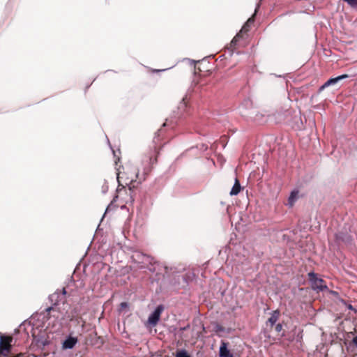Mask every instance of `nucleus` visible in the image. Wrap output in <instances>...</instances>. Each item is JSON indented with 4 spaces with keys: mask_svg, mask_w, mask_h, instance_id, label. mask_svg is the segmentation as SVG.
I'll return each instance as SVG.
<instances>
[{
    "mask_svg": "<svg viewBox=\"0 0 357 357\" xmlns=\"http://www.w3.org/2000/svg\"><path fill=\"white\" fill-rule=\"evenodd\" d=\"M123 169H126V172H117L116 178L119 184L123 185L121 183H123L125 185H128L137 179L139 172L137 168L130 164L126 165Z\"/></svg>",
    "mask_w": 357,
    "mask_h": 357,
    "instance_id": "obj_1",
    "label": "nucleus"
},
{
    "mask_svg": "<svg viewBox=\"0 0 357 357\" xmlns=\"http://www.w3.org/2000/svg\"><path fill=\"white\" fill-rule=\"evenodd\" d=\"M308 275L310 278L311 287L312 289L317 291L327 289V286L324 284V281L322 279L319 278L314 272L309 273Z\"/></svg>",
    "mask_w": 357,
    "mask_h": 357,
    "instance_id": "obj_2",
    "label": "nucleus"
},
{
    "mask_svg": "<svg viewBox=\"0 0 357 357\" xmlns=\"http://www.w3.org/2000/svg\"><path fill=\"white\" fill-rule=\"evenodd\" d=\"M162 311V305H160L157 306L148 318L147 322L149 323V324L155 326L159 321Z\"/></svg>",
    "mask_w": 357,
    "mask_h": 357,
    "instance_id": "obj_3",
    "label": "nucleus"
},
{
    "mask_svg": "<svg viewBox=\"0 0 357 357\" xmlns=\"http://www.w3.org/2000/svg\"><path fill=\"white\" fill-rule=\"evenodd\" d=\"M253 22V19L252 17L249 18L246 23L245 24V25L242 27L241 30L240 31V33H237L234 38L232 39V40L231 41V46H235L238 41V39L239 38L241 37L240 36V34L242 32H246L249 30V26H250V24H252Z\"/></svg>",
    "mask_w": 357,
    "mask_h": 357,
    "instance_id": "obj_4",
    "label": "nucleus"
},
{
    "mask_svg": "<svg viewBox=\"0 0 357 357\" xmlns=\"http://www.w3.org/2000/svg\"><path fill=\"white\" fill-rule=\"evenodd\" d=\"M219 357H234L228 349V344L225 342H221L219 348Z\"/></svg>",
    "mask_w": 357,
    "mask_h": 357,
    "instance_id": "obj_5",
    "label": "nucleus"
},
{
    "mask_svg": "<svg viewBox=\"0 0 357 357\" xmlns=\"http://www.w3.org/2000/svg\"><path fill=\"white\" fill-rule=\"evenodd\" d=\"M77 340L75 337H68L63 342L62 347L66 349H73L76 344Z\"/></svg>",
    "mask_w": 357,
    "mask_h": 357,
    "instance_id": "obj_6",
    "label": "nucleus"
},
{
    "mask_svg": "<svg viewBox=\"0 0 357 357\" xmlns=\"http://www.w3.org/2000/svg\"><path fill=\"white\" fill-rule=\"evenodd\" d=\"M241 189V184L237 178L235 179L234 183L231 189V191L229 192L230 195L235 196L237 195Z\"/></svg>",
    "mask_w": 357,
    "mask_h": 357,
    "instance_id": "obj_7",
    "label": "nucleus"
},
{
    "mask_svg": "<svg viewBox=\"0 0 357 357\" xmlns=\"http://www.w3.org/2000/svg\"><path fill=\"white\" fill-rule=\"evenodd\" d=\"M298 198V190H293L288 199V204L291 207Z\"/></svg>",
    "mask_w": 357,
    "mask_h": 357,
    "instance_id": "obj_8",
    "label": "nucleus"
},
{
    "mask_svg": "<svg viewBox=\"0 0 357 357\" xmlns=\"http://www.w3.org/2000/svg\"><path fill=\"white\" fill-rule=\"evenodd\" d=\"M336 238L345 243H350L351 241V238L348 234L338 233L336 234Z\"/></svg>",
    "mask_w": 357,
    "mask_h": 357,
    "instance_id": "obj_9",
    "label": "nucleus"
},
{
    "mask_svg": "<svg viewBox=\"0 0 357 357\" xmlns=\"http://www.w3.org/2000/svg\"><path fill=\"white\" fill-rule=\"evenodd\" d=\"M348 77H349V75H347V74H342V75H340L339 76L330 78L328 79V83H331L332 85H333V84H335L336 83H337L339 81H340L342 79H346V78H348Z\"/></svg>",
    "mask_w": 357,
    "mask_h": 357,
    "instance_id": "obj_10",
    "label": "nucleus"
},
{
    "mask_svg": "<svg viewBox=\"0 0 357 357\" xmlns=\"http://www.w3.org/2000/svg\"><path fill=\"white\" fill-rule=\"evenodd\" d=\"M279 317V312L275 310L273 312L268 321L270 323L271 326H273L278 320Z\"/></svg>",
    "mask_w": 357,
    "mask_h": 357,
    "instance_id": "obj_11",
    "label": "nucleus"
},
{
    "mask_svg": "<svg viewBox=\"0 0 357 357\" xmlns=\"http://www.w3.org/2000/svg\"><path fill=\"white\" fill-rule=\"evenodd\" d=\"M142 258V262L146 263L149 261V257L142 254H140L139 252H136L135 255L133 256V258Z\"/></svg>",
    "mask_w": 357,
    "mask_h": 357,
    "instance_id": "obj_12",
    "label": "nucleus"
},
{
    "mask_svg": "<svg viewBox=\"0 0 357 357\" xmlns=\"http://www.w3.org/2000/svg\"><path fill=\"white\" fill-rule=\"evenodd\" d=\"M176 357H190L185 349L177 352Z\"/></svg>",
    "mask_w": 357,
    "mask_h": 357,
    "instance_id": "obj_13",
    "label": "nucleus"
},
{
    "mask_svg": "<svg viewBox=\"0 0 357 357\" xmlns=\"http://www.w3.org/2000/svg\"><path fill=\"white\" fill-rule=\"evenodd\" d=\"M183 61H187L190 65L193 66L194 69H195V64L200 61L199 60H193L187 58L183 59Z\"/></svg>",
    "mask_w": 357,
    "mask_h": 357,
    "instance_id": "obj_14",
    "label": "nucleus"
},
{
    "mask_svg": "<svg viewBox=\"0 0 357 357\" xmlns=\"http://www.w3.org/2000/svg\"><path fill=\"white\" fill-rule=\"evenodd\" d=\"M7 350V347L6 346H4L3 347L2 345V341L1 340H0V354H3L5 355L4 354V351Z\"/></svg>",
    "mask_w": 357,
    "mask_h": 357,
    "instance_id": "obj_15",
    "label": "nucleus"
},
{
    "mask_svg": "<svg viewBox=\"0 0 357 357\" xmlns=\"http://www.w3.org/2000/svg\"><path fill=\"white\" fill-rule=\"evenodd\" d=\"M239 110H240V113L242 114V115H244V116H246V115H248V112H247L246 109L244 108V106H241L240 108H239Z\"/></svg>",
    "mask_w": 357,
    "mask_h": 357,
    "instance_id": "obj_16",
    "label": "nucleus"
},
{
    "mask_svg": "<svg viewBox=\"0 0 357 357\" xmlns=\"http://www.w3.org/2000/svg\"><path fill=\"white\" fill-rule=\"evenodd\" d=\"M128 307H129V304L127 302H122L120 305V310H121L124 308Z\"/></svg>",
    "mask_w": 357,
    "mask_h": 357,
    "instance_id": "obj_17",
    "label": "nucleus"
},
{
    "mask_svg": "<svg viewBox=\"0 0 357 357\" xmlns=\"http://www.w3.org/2000/svg\"><path fill=\"white\" fill-rule=\"evenodd\" d=\"M331 85H332V84H331V83H328V80L326 82H325V84H323V85L321 86L320 89H321V90H322V89H324L325 87H327V86H331Z\"/></svg>",
    "mask_w": 357,
    "mask_h": 357,
    "instance_id": "obj_18",
    "label": "nucleus"
},
{
    "mask_svg": "<svg viewBox=\"0 0 357 357\" xmlns=\"http://www.w3.org/2000/svg\"><path fill=\"white\" fill-rule=\"evenodd\" d=\"M281 330H282V325L280 324H277L275 326V331L277 332H280Z\"/></svg>",
    "mask_w": 357,
    "mask_h": 357,
    "instance_id": "obj_19",
    "label": "nucleus"
},
{
    "mask_svg": "<svg viewBox=\"0 0 357 357\" xmlns=\"http://www.w3.org/2000/svg\"><path fill=\"white\" fill-rule=\"evenodd\" d=\"M172 68H173V66L169 67V68H166V69H162V70H154V72H163V71H165V70H168V69H171Z\"/></svg>",
    "mask_w": 357,
    "mask_h": 357,
    "instance_id": "obj_20",
    "label": "nucleus"
},
{
    "mask_svg": "<svg viewBox=\"0 0 357 357\" xmlns=\"http://www.w3.org/2000/svg\"><path fill=\"white\" fill-rule=\"evenodd\" d=\"M353 342L357 347V336L354 338Z\"/></svg>",
    "mask_w": 357,
    "mask_h": 357,
    "instance_id": "obj_21",
    "label": "nucleus"
},
{
    "mask_svg": "<svg viewBox=\"0 0 357 357\" xmlns=\"http://www.w3.org/2000/svg\"><path fill=\"white\" fill-rule=\"evenodd\" d=\"M107 190H108L107 186L103 187V188H102V192H103V193H105V192L107 191Z\"/></svg>",
    "mask_w": 357,
    "mask_h": 357,
    "instance_id": "obj_22",
    "label": "nucleus"
},
{
    "mask_svg": "<svg viewBox=\"0 0 357 357\" xmlns=\"http://www.w3.org/2000/svg\"><path fill=\"white\" fill-rule=\"evenodd\" d=\"M52 310V307H49L46 308V312H50Z\"/></svg>",
    "mask_w": 357,
    "mask_h": 357,
    "instance_id": "obj_23",
    "label": "nucleus"
},
{
    "mask_svg": "<svg viewBox=\"0 0 357 357\" xmlns=\"http://www.w3.org/2000/svg\"><path fill=\"white\" fill-rule=\"evenodd\" d=\"M245 104L247 105V106H249L250 105H251V102L250 100H247L245 101Z\"/></svg>",
    "mask_w": 357,
    "mask_h": 357,
    "instance_id": "obj_24",
    "label": "nucleus"
},
{
    "mask_svg": "<svg viewBox=\"0 0 357 357\" xmlns=\"http://www.w3.org/2000/svg\"><path fill=\"white\" fill-rule=\"evenodd\" d=\"M62 294H63V295L66 294V289H65V288H63V289Z\"/></svg>",
    "mask_w": 357,
    "mask_h": 357,
    "instance_id": "obj_25",
    "label": "nucleus"
},
{
    "mask_svg": "<svg viewBox=\"0 0 357 357\" xmlns=\"http://www.w3.org/2000/svg\"><path fill=\"white\" fill-rule=\"evenodd\" d=\"M107 208H108V207L105 209V213H104V214H103V215H102V219L105 217V213H107Z\"/></svg>",
    "mask_w": 357,
    "mask_h": 357,
    "instance_id": "obj_26",
    "label": "nucleus"
},
{
    "mask_svg": "<svg viewBox=\"0 0 357 357\" xmlns=\"http://www.w3.org/2000/svg\"><path fill=\"white\" fill-rule=\"evenodd\" d=\"M348 308H349V310H353V306H352L351 305H349L348 306Z\"/></svg>",
    "mask_w": 357,
    "mask_h": 357,
    "instance_id": "obj_27",
    "label": "nucleus"
},
{
    "mask_svg": "<svg viewBox=\"0 0 357 357\" xmlns=\"http://www.w3.org/2000/svg\"><path fill=\"white\" fill-rule=\"evenodd\" d=\"M185 328H186L185 327H184V328H181V331H183V330H185Z\"/></svg>",
    "mask_w": 357,
    "mask_h": 357,
    "instance_id": "obj_28",
    "label": "nucleus"
},
{
    "mask_svg": "<svg viewBox=\"0 0 357 357\" xmlns=\"http://www.w3.org/2000/svg\"><path fill=\"white\" fill-rule=\"evenodd\" d=\"M129 190H130V191H131V190H132V189H131V187H130V186H129Z\"/></svg>",
    "mask_w": 357,
    "mask_h": 357,
    "instance_id": "obj_29",
    "label": "nucleus"
}]
</instances>
